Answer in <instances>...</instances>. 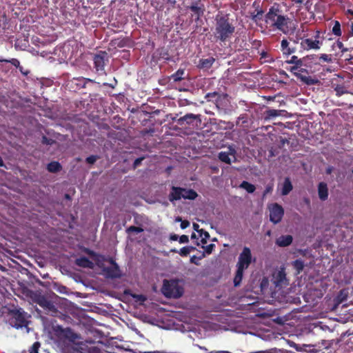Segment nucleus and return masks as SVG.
Here are the masks:
<instances>
[{
	"instance_id": "nucleus-1",
	"label": "nucleus",
	"mask_w": 353,
	"mask_h": 353,
	"mask_svg": "<svg viewBox=\"0 0 353 353\" xmlns=\"http://www.w3.org/2000/svg\"><path fill=\"white\" fill-rule=\"evenodd\" d=\"M283 5L274 3L264 16V21L270 30H279L285 34L293 32L292 19L285 14Z\"/></svg>"
},
{
	"instance_id": "nucleus-2",
	"label": "nucleus",
	"mask_w": 353,
	"mask_h": 353,
	"mask_svg": "<svg viewBox=\"0 0 353 353\" xmlns=\"http://www.w3.org/2000/svg\"><path fill=\"white\" fill-rule=\"evenodd\" d=\"M214 35L217 41L225 42L230 40L235 32L236 27L229 14L219 12L214 18Z\"/></svg>"
},
{
	"instance_id": "nucleus-3",
	"label": "nucleus",
	"mask_w": 353,
	"mask_h": 353,
	"mask_svg": "<svg viewBox=\"0 0 353 353\" xmlns=\"http://www.w3.org/2000/svg\"><path fill=\"white\" fill-rule=\"evenodd\" d=\"M162 292L168 298L177 299L181 297L183 292V288L179 285L175 280L166 281L163 282Z\"/></svg>"
},
{
	"instance_id": "nucleus-4",
	"label": "nucleus",
	"mask_w": 353,
	"mask_h": 353,
	"mask_svg": "<svg viewBox=\"0 0 353 353\" xmlns=\"http://www.w3.org/2000/svg\"><path fill=\"white\" fill-rule=\"evenodd\" d=\"M10 314L9 323L12 327L19 329L28 325L27 314L21 308L10 310Z\"/></svg>"
},
{
	"instance_id": "nucleus-5",
	"label": "nucleus",
	"mask_w": 353,
	"mask_h": 353,
	"mask_svg": "<svg viewBox=\"0 0 353 353\" xmlns=\"http://www.w3.org/2000/svg\"><path fill=\"white\" fill-rule=\"evenodd\" d=\"M94 66L96 72L100 74H105V66L108 62V55L105 51H99L93 56Z\"/></svg>"
},
{
	"instance_id": "nucleus-6",
	"label": "nucleus",
	"mask_w": 353,
	"mask_h": 353,
	"mask_svg": "<svg viewBox=\"0 0 353 353\" xmlns=\"http://www.w3.org/2000/svg\"><path fill=\"white\" fill-rule=\"evenodd\" d=\"M320 34L321 32L319 30L316 31L314 40L312 39H302L300 43L301 48L304 50H319L322 45V41L319 40Z\"/></svg>"
},
{
	"instance_id": "nucleus-7",
	"label": "nucleus",
	"mask_w": 353,
	"mask_h": 353,
	"mask_svg": "<svg viewBox=\"0 0 353 353\" xmlns=\"http://www.w3.org/2000/svg\"><path fill=\"white\" fill-rule=\"evenodd\" d=\"M252 260V256L250 249L248 247H244L239 254L236 267L246 270L251 264Z\"/></svg>"
},
{
	"instance_id": "nucleus-8",
	"label": "nucleus",
	"mask_w": 353,
	"mask_h": 353,
	"mask_svg": "<svg viewBox=\"0 0 353 353\" xmlns=\"http://www.w3.org/2000/svg\"><path fill=\"white\" fill-rule=\"evenodd\" d=\"M272 282L276 288H282L288 285V280L286 276L284 268H281L272 274Z\"/></svg>"
},
{
	"instance_id": "nucleus-9",
	"label": "nucleus",
	"mask_w": 353,
	"mask_h": 353,
	"mask_svg": "<svg viewBox=\"0 0 353 353\" xmlns=\"http://www.w3.org/2000/svg\"><path fill=\"white\" fill-rule=\"evenodd\" d=\"M284 214L283 207L275 203L270 207V220L274 224L279 223Z\"/></svg>"
},
{
	"instance_id": "nucleus-10",
	"label": "nucleus",
	"mask_w": 353,
	"mask_h": 353,
	"mask_svg": "<svg viewBox=\"0 0 353 353\" xmlns=\"http://www.w3.org/2000/svg\"><path fill=\"white\" fill-rule=\"evenodd\" d=\"M227 97V94L218 92H208L205 96V99L207 101L214 103L217 108H219V105H222V101Z\"/></svg>"
},
{
	"instance_id": "nucleus-11",
	"label": "nucleus",
	"mask_w": 353,
	"mask_h": 353,
	"mask_svg": "<svg viewBox=\"0 0 353 353\" xmlns=\"http://www.w3.org/2000/svg\"><path fill=\"white\" fill-rule=\"evenodd\" d=\"M110 262L112 266L108 267L104 269L107 276L111 279L120 278L121 276V273L118 264L112 259Z\"/></svg>"
},
{
	"instance_id": "nucleus-12",
	"label": "nucleus",
	"mask_w": 353,
	"mask_h": 353,
	"mask_svg": "<svg viewBox=\"0 0 353 353\" xmlns=\"http://www.w3.org/2000/svg\"><path fill=\"white\" fill-rule=\"evenodd\" d=\"M189 9L193 13L192 16L196 15V17L195 20H199V18L203 15L205 11L204 5L197 1L192 3L189 7Z\"/></svg>"
},
{
	"instance_id": "nucleus-13",
	"label": "nucleus",
	"mask_w": 353,
	"mask_h": 353,
	"mask_svg": "<svg viewBox=\"0 0 353 353\" xmlns=\"http://www.w3.org/2000/svg\"><path fill=\"white\" fill-rule=\"evenodd\" d=\"M196 119H200L199 114L188 113L185 115H184L183 117H181L179 119H178L176 120V123L179 125H183L184 124L191 125Z\"/></svg>"
},
{
	"instance_id": "nucleus-14",
	"label": "nucleus",
	"mask_w": 353,
	"mask_h": 353,
	"mask_svg": "<svg viewBox=\"0 0 353 353\" xmlns=\"http://www.w3.org/2000/svg\"><path fill=\"white\" fill-rule=\"evenodd\" d=\"M183 191H185L184 188L172 186L168 196L169 201L173 202L174 201H178L182 199Z\"/></svg>"
},
{
	"instance_id": "nucleus-15",
	"label": "nucleus",
	"mask_w": 353,
	"mask_h": 353,
	"mask_svg": "<svg viewBox=\"0 0 353 353\" xmlns=\"http://www.w3.org/2000/svg\"><path fill=\"white\" fill-rule=\"evenodd\" d=\"M58 329V334L60 337H63L71 341H74L76 339L75 334L72 332V330L70 328L68 327L63 329L59 327Z\"/></svg>"
},
{
	"instance_id": "nucleus-16",
	"label": "nucleus",
	"mask_w": 353,
	"mask_h": 353,
	"mask_svg": "<svg viewBox=\"0 0 353 353\" xmlns=\"http://www.w3.org/2000/svg\"><path fill=\"white\" fill-rule=\"evenodd\" d=\"M38 304L43 309H46L48 311L55 312L57 310L54 303L44 296L40 297L39 299Z\"/></svg>"
},
{
	"instance_id": "nucleus-17",
	"label": "nucleus",
	"mask_w": 353,
	"mask_h": 353,
	"mask_svg": "<svg viewBox=\"0 0 353 353\" xmlns=\"http://www.w3.org/2000/svg\"><path fill=\"white\" fill-rule=\"evenodd\" d=\"M318 195L320 200L324 201L328 198L327 185L325 182H320L318 185Z\"/></svg>"
},
{
	"instance_id": "nucleus-18",
	"label": "nucleus",
	"mask_w": 353,
	"mask_h": 353,
	"mask_svg": "<svg viewBox=\"0 0 353 353\" xmlns=\"http://www.w3.org/2000/svg\"><path fill=\"white\" fill-rule=\"evenodd\" d=\"M292 241L293 238L291 235H282L276 239V243L279 247H287L292 243Z\"/></svg>"
},
{
	"instance_id": "nucleus-19",
	"label": "nucleus",
	"mask_w": 353,
	"mask_h": 353,
	"mask_svg": "<svg viewBox=\"0 0 353 353\" xmlns=\"http://www.w3.org/2000/svg\"><path fill=\"white\" fill-rule=\"evenodd\" d=\"M75 264L81 268H92L93 263L85 256H81L75 260Z\"/></svg>"
},
{
	"instance_id": "nucleus-20",
	"label": "nucleus",
	"mask_w": 353,
	"mask_h": 353,
	"mask_svg": "<svg viewBox=\"0 0 353 353\" xmlns=\"http://www.w3.org/2000/svg\"><path fill=\"white\" fill-rule=\"evenodd\" d=\"M28 353H50L47 349L41 346L39 341L34 342L32 346L28 349Z\"/></svg>"
},
{
	"instance_id": "nucleus-21",
	"label": "nucleus",
	"mask_w": 353,
	"mask_h": 353,
	"mask_svg": "<svg viewBox=\"0 0 353 353\" xmlns=\"http://www.w3.org/2000/svg\"><path fill=\"white\" fill-rule=\"evenodd\" d=\"M281 48L284 54L290 55L296 52L295 48H290L289 42L286 39H283L281 43Z\"/></svg>"
},
{
	"instance_id": "nucleus-22",
	"label": "nucleus",
	"mask_w": 353,
	"mask_h": 353,
	"mask_svg": "<svg viewBox=\"0 0 353 353\" xmlns=\"http://www.w3.org/2000/svg\"><path fill=\"white\" fill-rule=\"evenodd\" d=\"M215 61V59L210 57L208 59H201L199 60L198 67L201 69H209Z\"/></svg>"
},
{
	"instance_id": "nucleus-23",
	"label": "nucleus",
	"mask_w": 353,
	"mask_h": 353,
	"mask_svg": "<svg viewBox=\"0 0 353 353\" xmlns=\"http://www.w3.org/2000/svg\"><path fill=\"white\" fill-rule=\"evenodd\" d=\"M182 195L183 199L189 200H194L198 196V194L195 190L186 188H185V191H183Z\"/></svg>"
},
{
	"instance_id": "nucleus-24",
	"label": "nucleus",
	"mask_w": 353,
	"mask_h": 353,
	"mask_svg": "<svg viewBox=\"0 0 353 353\" xmlns=\"http://www.w3.org/2000/svg\"><path fill=\"white\" fill-rule=\"evenodd\" d=\"M236 268H237V270H236V274H235V276L234 278V281H233L234 285L235 287L240 285L242 279H243V272L245 270V269H243V268H241L239 267H236Z\"/></svg>"
},
{
	"instance_id": "nucleus-25",
	"label": "nucleus",
	"mask_w": 353,
	"mask_h": 353,
	"mask_svg": "<svg viewBox=\"0 0 353 353\" xmlns=\"http://www.w3.org/2000/svg\"><path fill=\"white\" fill-rule=\"evenodd\" d=\"M74 80L77 81V85L81 88H85L86 85L88 83H94V80L88 78H85L83 77L74 78Z\"/></svg>"
},
{
	"instance_id": "nucleus-26",
	"label": "nucleus",
	"mask_w": 353,
	"mask_h": 353,
	"mask_svg": "<svg viewBox=\"0 0 353 353\" xmlns=\"http://www.w3.org/2000/svg\"><path fill=\"white\" fill-rule=\"evenodd\" d=\"M332 49L333 50H336V49L340 50L342 54H344L345 52L350 51V48H345L342 41L340 39H337L335 42L332 45Z\"/></svg>"
},
{
	"instance_id": "nucleus-27",
	"label": "nucleus",
	"mask_w": 353,
	"mask_h": 353,
	"mask_svg": "<svg viewBox=\"0 0 353 353\" xmlns=\"http://www.w3.org/2000/svg\"><path fill=\"white\" fill-rule=\"evenodd\" d=\"M62 167L58 161H52L47 165V170L52 173H56L61 170Z\"/></svg>"
},
{
	"instance_id": "nucleus-28",
	"label": "nucleus",
	"mask_w": 353,
	"mask_h": 353,
	"mask_svg": "<svg viewBox=\"0 0 353 353\" xmlns=\"http://www.w3.org/2000/svg\"><path fill=\"white\" fill-rule=\"evenodd\" d=\"M184 74L185 70L179 68L176 72L171 75L170 79L173 80L174 82L181 81V80L185 79V77H183Z\"/></svg>"
},
{
	"instance_id": "nucleus-29",
	"label": "nucleus",
	"mask_w": 353,
	"mask_h": 353,
	"mask_svg": "<svg viewBox=\"0 0 353 353\" xmlns=\"http://www.w3.org/2000/svg\"><path fill=\"white\" fill-rule=\"evenodd\" d=\"M292 185L290 180L288 178H286L283 182V188H282V195L288 194L291 190H292Z\"/></svg>"
},
{
	"instance_id": "nucleus-30",
	"label": "nucleus",
	"mask_w": 353,
	"mask_h": 353,
	"mask_svg": "<svg viewBox=\"0 0 353 353\" xmlns=\"http://www.w3.org/2000/svg\"><path fill=\"white\" fill-rule=\"evenodd\" d=\"M309 56H307L306 57L303 58V59H299L296 56H292L290 60L287 61V63H292L295 65V68H300L303 65V60L309 58Z\"/></svg>"
},
{
	"instance_id": "nucleus-31",
	"label": "nucleus",
	"mask_w": 353,
	"mask_h": 353,
	"mask_svg": "<svg viewBox=\"0 0 353 353\" xmlns=\"http://www.w3.org/2000/svg\"><path fill=\"white\" fill-rule=\"evenodd\" d=\"M292 266L296 270V274H300L304 268V262L301 259H296L292 262Z\"/></svg>"
},
{
	"instance_id": "nucleus-32",
	"label": "nucleus",
	"mask_w": 353,
	"mask_h": 353,
	"mask_svg": "<svg viewBox=\"0 0 353 353\" xmlns=\"http://www.w3.org/2000/svg\"><path fill=\"white\" fill-rule=\"evenodd\" d=\"M240 188L245 190L248 193H253L256 190V187L254 186V185H253L246 181H243L241 183Z\"/></svg>"
},
{
	"instance_id": "nucleus-33",
	"label": "nucleus",
	"mask_w": 353,
	"mask_h": 353,
	"mask_svg": "<svg viewBox=\"0 0 353 353\" xmlns=\"http://www.w3.org/2000/svg\"><path fill=\"white\" fill-rule=\"evenodd\" d=\"M332 33L336 37H341L342 34V31L341 28V23L339 21H334V26L332 30Z\"/></svg>"
},
{
	"instance_id": "nucleus-34",
	"label": "nucleus",
	"mask_w": 353,
	"mask_h": 353,
	"mask_svg": "<svg viewBox=\"0 0 353 353\" xmlns=\"http://www.w3.org/2000/svg\"><path fill=\"white\" fill-rule=\"evenodd\" d=\"M230 154L226 152H221L219 154V159L221 161L228 164L231 163Z\"/></svg>"
},
{
	"instance_id": "nucleus-35",
	"label": "nucleus",
	"mask_w": 353,
	"mask_h": 353,
	"mask_svg": "<svg viewBox=\"0 0 353 353\" xmlns=\"http://www.w3.org/2000/svg\"><path fill=\"white\" fill-rule=\"evenodd\" d=\"M281 115V110L270 109L265 112V119H272Z\"/></svg>"
},
{
	"instance_id": "nucleus-36",
	"label": "nucleus",
	"mask_w": 353,
	"mask_h": 353,
	"mask_svg": "<svg viewBox=\"0 0 353 353\" xmlns=\"http://www.w3.org/2000/svg\"><path fill=\"white\" fill-rule=\"evenodd\" d=\"M263 10L262 9H257L256 10V13H252V15H251V18H252V20L254 22H257L260 20L262 19V17H263Z\"/></svg>"
},
{
	"instance_id": "nucleus-37",
	"label": "nucleus",
	"mask_w": 353,
	"mask_h": 353,
	"mask_svg": "<svg viewBox=\"0 0 353 353\" xmlns=\"http://www.w3.org/2000/svg\"><path fill=\"white\" fill-rule=\"evenodd\" d=\"M195 248L194 247H183L182 248L180 251L179 252V254L182 256H187L191 252V250H194Z\"/></svg>"
},
{
	"instance_id": "nucleus-38",
	"label": "nucleus",
	"mask_w": 353,
	"mask_h": 353,
	"mask_svg": "<svg viewBox=\"0 0 353 353\" xmlns=\"http://www.w3.org/2000/svg\"><path fill=\"white\" fill-rule=\"evenodd\" d=\"M334 90L337 96H341L347 92L346 88L343 85H336L334 88Z\"/></svg>"
},
{
	"instance_id": "nucleus-39",
	"label": "nucleus",
	"mask_w": 353,
	"mask_h": 353,
	"mask_svg": "<svg viewBox=\"0 0 353 353\" xmlns=\"http://www.w3.org/2000/svg\"><path fill=\"white\" fill-rule=\"evenodd\" d=\"M143 232V229L141 227H137L134 225H131L126 229V232L128 234H131L132 232H135L137 234L141 233Z\"/></svg>"
},
{
	"instance_id": "nucleus-40",
	"label": "nucleus",
	"mask_w": 353,
	"mask_h": 353,
	"mask_svg": "<svg viewBox=\"0 0 353 353\" xmlns=\"http://www.w3.org/2000/svg\"><path fill=\"white\" fill-rule=\"evenodd\" d=\"M1 62H6V63H10L12 65H14L16 68L20 67V62L17 59H11L10 60L8 59H1Z\"/></svg>"
},
{
	"instance_id": "nucleus-41",
	"label": "nucleus",
	"mask_w": 353,
	"mask_h": 353,
	"mask_svg": "<svg viewBox=\"0 0 353 353\" xmlns=\"http://www.w3.org/2000/svg\"><path fill=\"white\" fill-rule=\"evenodd\" d=\"M319 59L320 61H323V62H326V63H330L332 61L331 55H328L326 54H321L319 57Z\"/></svg>"
},
{
	"instance_id": "nucleus-42",
	"label": "nucleus",
	"mask_w": 353,
	"mask_h": 353,
	"mask_svg": "<svg viewBox=\"0 0 353 353\" xmlns=\"http://www.w3.org/2000/svg\"><path fill=\"white\" fill-rule=\"evenodd\" d=\"M345 349L348 351H353V336L347 339L345 344Z\"/></svg>"
},
{
	"instance_id": "nucleus-43",
	"label": "nucleus",
	"mask_w": 353,
	"mask_h": 353,
	"mask_svg": "<svg viewBox=\"0 0 353 353\" xmlns=\"http://www.w3.org/2000/svg\"><path fill=\"white\" fill-rule=\"evenodd\" d=\"M55 141L52 139H50V138H48L46 136H43L42 137V139H41V143L44 145H52Z\"/></svg>"
},
{
	"instance_id": "nucleus-44",
	"label": "nucleus",
	"mask_w": 353,
	"mask_h": 353,
	"mask_svg": "<svg viewBox=\"0 0 353 353\" xmlns=\"http://www.w3.org/2000/svg\"><path fill=\"white\" fill-rule=\"evenodd\" d=\"M98 159L99 157L97 155H90L86 158L85 161L88 164H94Z\"/></svg>"
},
{
	"instance_id": "nucleus-45",
	"label": "nucleus",
	"mask_w": 353,
	"mask_h": 353,
	"mask_svg": "<svg viewBox=\"0 0 353 353\" xmlns=\"http://www.w3.org/2000/svg\"><path fill=\"white\" fill-rule=\"evenodd\" d=\"M203 248H204L205 250V252L208 254H210L212 251L214 250V248H215V245L213 244V243H211L210 245H208L207 246L204 247L203 246Z\"/></svg>"
},
{
	"instance_id": "nucleus-46",
	"label": "nucleus",
	"mask_w": 353,
	"mask_h": 353,
	"mask_svg": "<svg viewBox=\"0 0 353 353\" xmlns=\"http://www.w3.org/2000/svg\"><path fill=\"white\" fill-rule=\"evenodd\" d=\"M176 221H181V229H185L190 225V222L187 220L182 221L181 218L179 217L177 218Z\"/></svg>"
},
{
	"instance_id": "nucleus-47",
	"label": "nucleus",
	"mask_w": 353,
	"mask_h": 353,
	"mask_svg": "<svg viewBox=\"0 0 353 353\" xmlns=\"http://www.w3.org/2000/svg\"><path fill=\"white\" fill-rule=\"evenodd\" d=\"M273 190V185L268 184L263 193V197H265L268 194L271 193Z\"/></svg>"
},
{
	"instance_id": "nucleus-48",
	"label": "nucleus",
	"mask_w": 353,
	"mask_h": 353,
	"mask_svg": "<svg viewBox=\"0 0 353 353\" xmlns=\"http://www.w3.org/2000/svg\"><path fill=\"white\" fill-rule=\"evenodd\" d=\"M132 296L136 299L137 301L144 302L146 301V297L143 294H134Z\"/></svg>"
},
{
	"instance_id": "nucleus-49",
	"label": "nucleus",
	"mask_w": 353,
	"mask_h": 353,
	"mask_svg": "<svg viewBox=\"0 0 353 353\" xmlns=\"http://www.w3.org/2000/svg\"><path fill=\"white\" fill-rule=\"evenodd\" d=\"M189 242V238L187 235L183 234L179 237L180 243H187Z\"/></svg>"
},
{
	"instance_id": "nucleus-50",
	"label": "nucleus",
	"mask_w": 353,
	"mask_h": 353,
	"mask_svg": "<svg viewBox=\"0 0 353 353\" xmlns=\"http://www.w3.org/2000/svg\"><path fill=\"white\" fill-rule=\"evenodd\" d=\"M199 235L201 237L209 239L210 234L208 232L205 231L204 230L201 229L199 231Z\"/></svg>"
},
{
	"instance_id": "nucleus-51",
	"label": "nucleus",
	"mask_w": 353,
	"mask_h": 353,
	"mask_svg": "<svg viewBox=\"0 0 353 353\" xmlns=\"http://www.w3.org/2000/svg\"><path fill=\"white\" fill-rule=\"evenodd\" d=\"M143 158H137L134 161V167H137L142 161Z\"/></svg>"
},
{
	"instance_id": "nucleus-52",
	"label": "nucleus",
	"mask_w": 353,
	"mask_h": 353,
	"mask_svg": "<svg viewBox=\"0 0 353 353\" xmlns=\"http://www.w3.org/2000/svg\"><path fill=\"white\" fill-rule=\"evenodd\" d=\"M179 236L177 234H171L170 235V239L172 240V241H176L178 239Z\"/></svg>"
},
{
	"instance_id": "nucleus-53",
	"label": "nucleus",
	"mask_w": 353,
	"mask_h": 353,
	"mask_svg": "<svg viewBox=\"0 0 353 353\" xmlns=\"http://www.w3.org/2000/svg\"><path fill=\"white\" fill-rule=\"evenodd\" d=\"M295 4L301 5L303 4L305 0H292Z\"/></svg>"
},
{
	"instance_id": "nucleus-54",
	"label": "nucleus",
	"mask_w": 353,
	"mask_h": 353,
	"mask_svg": "<svg viewBox=\"0 0 353 353\" xmlns=\"http://www.w3.org/2000/svg\"><path fill=\"white\" fill-rule=\"evenodd\" d=\"M350 37H353V22L350 25V30L348 33Z\"/></svg>"
},
{
	"instance_id": "nucleus-55",
	"label": "nucleus",
	"mask_w": 353,
	"mask_h": 353,
	"mask_svg": "<svg viewBox=\"0 0 353 353\" xmlns=\"http://www.w3.org/2000/svg\"><path fill=\"white\" fill-rule=\"evenodd\" d=\"M210 353H232L229 351H223V350H221V351H212L210 352Z\"/></svg>"
},
{
	"instance_id": "nucleus-56",
	"label": "nucleus",
	"mask_w": 353,
	"mask_h": 353,
	"mask_svg": "<svg viewBox=\"0 0 353 353\" xmlns=\"http://www.w3.org/2000/svg\"><path fill=\"white\" fill-rule=\"evenodd\" d=\"M304 3V6H305V8L307 9L308 7L311 5V3H310V0H307L305 1V2L303 3Z\"/></svg>"
},
{
	"instance_id": "nucleus-57",
	"label": "nucleus",
	"mask_w": 353,
	"mask_h": 353,
	"mask_svg": "<svg viewBox=\"0 0 353 353\" xmlns=\"http://www.w3.org/2000/svg\"><path fill=\"white\" fill-rule=\"evenodd\" d=\"M199 227V225H198L197 223H194V224H193V228H194V229L195 230H196L198 232H199V230H198Z\"/></svg>"
},
{
	"instance_id": "nucleus-58",
	"label": "nucleus",
	"mask_w": 353,
	"mask_h": 353,
	"mask_svg": "<svg viewBox=\"0 0 353 353\" xmlns=\"http://www.w3.org/2000/svg\"><path fill=\"white\" fill-rule=\"evenodd\" d=\"M207 241H208V239H206V238H203V237H201V242L203 244H205V243H207Z\"/></svg>"
},
{
	"instance_id": "nucleus-59",
	"label": "nucleus",
	"mask_w": 353,
	"mask_h": 353,
	"mask_svg": "<svg viewBox=\"0 0 353 353\" xmlns=\"http://www.w3.org/2000/svg\"><path fill=\"white\" fill-rule=\"evenodd\" d=\"M261 55V58H265L267 57L268 53L266 52H262Z\"/></svg>"
},
{
	"instance_id": "nucleus-60",
	"label": "nucleus",
	"mask_w": 353,
	"mask_h": 353,
	"mask_svg": "<svg viewBox=\"0 0 353 353\" xmlns=\"http://www.w3.org/2000/svg\"><path fill=\"white\" fill-rule=\"evenodd\" d=\"M3 166H5L3 161L2 158L0 157V167H3Z\"/></svg>"
},
{
	"instance_id": "nucleus-61",
	"label": "nucleus",
	"mask_w": 353,
	"mask_h": 353,
	"mask_svg": "<svg viewBox=\"0 0 353 353\" xmlns=\"http://www.w3.org/2000/svg\"><path fill=\"white\" fill-rule=\"evenodd\" d=\"M290 41H292L294 43H299V40H298V39H292V38H290Z\"/></svg>"
},
{
	"instance_id": "nucleus-62",
	"label": "nucleus",
	"mask_w": 353,
	"mask_h": 353,
	"mask_svg": "<svg viewBox=\"0 0 353 353\" xmlns=\"http://www.w3.org/2000/svg\"><path fill=\"white\" fill-rule=\"evenodd\" d=\"M191 238H192V239H196V234L193 232V233L192 234V235H191Z\"/></svg>"
},
{
	"instance_id": "nucleus-63",
	"label": "nucleus",
	"mask_w": 353,
	"mask_h": 353,
	"mask_svg": "<svg viewBox=\"0 0 353 353\" xmlns=\"http://www.w3.org/2000/svg\"><path fill=\"white\" fill-rule=\"evenodd\" d=\"M299 68H295V65L294 66L292 67V69L291 70H298Z\"/></svg>"
},
{
	"instance_id": "nucleus-64",
	"label": "nucleus",
	"mask_w": 353,
	"mask_h": 353,
	"mask_svg": "<svg viewBox=\"0 0 353 353\" xmlns=\"http://www.w3.org/2000/svg\"><path fill=\"white\" fill-rule=\"evenodd\" d=\"M348 13H350V14H353V10H348Z\"/></svg>"
}]
</instances>
